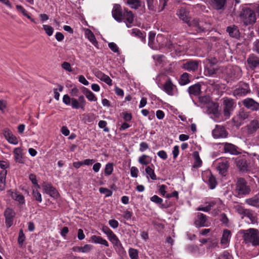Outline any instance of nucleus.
Listing matches in <instances>:
<instances>
[{
    "mask_svg": "<svg viewBox=\"0 0 259 259\" xmlns=\"http://www.w3.org/2000/svg\"><path fill=\"white\" fill-rule=\"evenodd\" d=\"M84 94L86 97V98L90 101H96L97 98L95 96V95L89 90L87 89H85L84 91Z\"/></svg>",
    "mask_w": 259,
    "mask_h": 259,
    "instance_id": "nucleus-39",
    "label": "nucleus"
},
{
    "mask_svg": "<svg viewBox=\"0 0 259 259\" xmlns=\"http://www.w3.org/2000/svg\"><path fill=\"white\" fill-rule=\"evenodd\" d=\"M92 249V246L89 244H85L83 246L80 247L79 250L82 252H88Z\"/></svg>",
    "mask_w": 259,
    "mask_h": 259,
    "instance_id": "nucleus-58",
    "label": "nucleus"
},
{
    "mask_svg": "<svg viewBox=\"0 0 259 259\" xmlns=\"http://www.w3.org/2000/svg\"><path fill=\"white\" fill-rule=\"evenodd\" d=\"M243 105L247 109L252 111L259 110V103L252 98H247L242 101Z\"/></svg>",
    "mask_w": 259,
    "mask_h": 259,
    "instance_id": "nucleus-9",
    "label": "nucleus"
},
{
    "mask_svg": "<svg viewBox=\"0 0 259 259\" xmlns=\"http://www.w3.org/2000/svg\"><path fill=\"white\" fill-rule=\"evenodd\" d=\"M4 215L6 219V225L8 228H10L13 224L15 213L12 209L7 208L4 212Z\"/></svg>",
    "mask_w": 259,
    "mask_h": 259,
    "instance_id": "nucleus-12",
    "label": "nucleus"
},
{
    "mask_svg": "<svg viewBox=\"0 0 259 259\" xmlns=\"http://www.w3.org/2000/svg\"><path fill=\"white\" fill-rule=\"evenodd\" d=\"M235 162L239 171L244 172L249 170V163L245 156L237 157L235 160Z\"/></svg>",
    "mask_w": 259,
    "mask_h": 259,
    "instance_id": "nucleus-6",
    "label": "nucleus"
},
{
    "mask_svg": "<svg viewBox=\"0 0 259 259\" xmlns=\"http://www.w3.org/2000/svg\"><path fill=\"white\" fill-rule=\"evenodd\" d=\"M220 220L223 224H225L226 226L228 225L229 220L227 215L225 213H223L221 214Z\"/></svg>",
    "mask_w": 259,
    "mask_h": 259,
    "instance_id": "nucleus-62",
    "label": "nucleus"
},
{
    "mask_svg": "<svg viewBox=\"0 0 259 259\" xmlns=\"http://www.w3.org/2000/svg\"><path fill=\"white\" fill-rule=\"evenodd\" d=\"M29 180L31 181L32 183L36 186L38 188H40L39 185L37 184V181L36 180V177L34 174H31L29 176Z\"/></svg>",
    "mask_w": 259,
    "mask_h": 259,
    "instance_id": "nucleus-55",
    "label": "nucleus"
},
{
    "mask_svg": "<svg viewBox=\"0 0 259 259\" xmlns=\"http://www.w3.org/2000/svg\"><path fill=\"white\" fill-rule=\"evenodd\" d=\"M193 157L195 158V162L193 165V167H199L202 164V161L199 157V153L197 151H195L193 153Z\"/></svg>",
    "mask_w": 259,
    "mask_h": 259,
    "instance_id": "nucleus-40",
    "label": "nucleus"
},
{
    "mask_svg": "<svg viewBox=\"0 0 259 259\" xmlns=\"http://www.w3.org/2000/svg\"><path fill=\"white\" fill-rule=\"evenodd\" d=\"M148 8L152 11H156V6L158 7L159 12L162 11L166 6L167 0H159V4H158L157 0H146Z\"/></svg>",
    "mask_w": 259,
    "mask_h": 259,
    "instance_id": "nucleus-7",
    "label": "nucleus"
},
{
    "mask_svg": "<svg viewBox=\"0 0 259 259\" xmlns=\"http://www.w3.org/2000/svg\"><path fill=\"white\" fill-rule=\"evenodd\" d=\"M148 158H149L148 155H143L139 157V162L142 164L147 165L149 163V161L146 160Z\"/></svg>",
    "mask_w": 259,
    "mask_h": 259,
    "instance_id": "nucleus-54",
    "label": "nucleus"
},
{
    "mask_svg": "<svg viewBox=\"0 0 259 259\" xmlns=\"http://www.w3.org/2000/svg\"><path fill=\"white\" fill-rule=\"evenodd\" d=\"M250 90L248 84L244 83L233 92V95L236 96H245L250 93Z\"/></svg>",
    "mask_w": 259,
    "mask_h": 259,
    "instance_id": "nucleus-14",
    "label": "nucleus"
},
{
    "mask_svg": "<svg viewBox=\"0 0 259 259\" xmlns=\"http://www.w3.org/2000/svg\"><path fill=\"white\" fill-rule=\"evenodd\" d=\"M177 14L179 18L187 24L190 21L188 16V12L185 9H180Z\"/></svg>",
    "mask_w": 259,
    "mask_h": 259,
    "instance_id": "nucleus-30",
    "label": "nucleus"
},
{
    "mask_svg": "<svg viewBox=\"0 0 259 259\" xmlns=\"http://www.w3.org/2000/svg\"><path fill=\"white\" fill-rule=\"evenodd\" d=\"M174 87L175 85L172 84L171 80L169 79L164 84L163 90L168 95L172 96Z\"/></svg>",
    "mask_w": 259,
    "mask_h": 259,
    "instance_id": "nucleus-27",
    "label": "nucleus"
},
{
    "mask_svg": "<svg viewBox=\"0 0 259 259\" xmlns=\"http://www.w3.org/2000/svg\"><path fill=\"white\" fill-rule=\"evenodd\" d=\"M245 202L248 205L254 206L255 207H259V199L257 196H254L252 198L247 199Z\"/></svg>",
    "mask_w": 259,
    "mask_h": 259,
    "instance_id": "nucleus-37",
    "label": "nucleus"
},
{
    "mask_svg": "<svg viewBox=\"0 0 259 259\" xmlns=\"http://www.w3.org/2000/svg\"><path fill=\"white\" fill-rule=\"evenodd\" d=\"M199 63V61L189 60L184 63L182 68L188 71L195 72L198 70Z\"/></svg>",
    "mask_w": 259,
    "mask_h": 259,
    "instance_id": "nucleus-10",
    "label": "nucleus"
},
{
    "mask_svg": "<svg viewBox=\"0 0 259 259\" xmlns=\"http://www.w3.org/2000/svg\"><path fill=\"white\" fill-rule=\"evenodd\" d=\"M125 12L123 14V20L125 19L127 23L126 26L128 28L131 27V24L134 22V15L131 11L124 9Z\"/></svg>",
    "mask_w": 259,
    "mask_h": 259,
    "instance_id": "nucleus-22",
    "label": "nucleus"
},
{
    "mask_svg": "<svg viewBox=\"0 0 259 259\" xmlns=\"http://www.w3.org/2000/svg\"><path fill=\"white\" fill-rule=\"evenodd\" d=\"M199 102L203 104H209L212 101H211V98L209 96L206 95L199 98Z\"/></svg>",
    "mask_w": 259,
    "mask_h": 259,
    "instance_id": "nucleus-46",
    "label": "nucleus"
},
{
    "mask_svg": "<svg viewBox=\"0 0 259 259\" xmlns=\"http://www.w3.org/2000/svg\"><path fill=\"white\" fill-rule=\"evenodd\" d=\"M138 169L137 167L133 166L131 168V175L132 177L137 178L138 177Z\"/></svg>",
    "mask_w": 259,
    "mask_h": 259,
    "instance_id": "nucleus-63",
    "label": "nucleus"
},
{
    "mask_svg": "<svg viewBox=\"0 0 259 259\" xmlns=\"http://www.w3.org/2000/svg\"><path fill=\"white\" fill-rule=\"evenodd\" d=\"M63 102L66 105L71 104L72 108L75 109H81L84 110V107L86 104V101L83 96H80L78 99L72 98H71L68 95H64L63 97Z\"/></svg>",
    "mask_w": 259,
    "mask_h": 259,
    "instance_id": "nucleus-2",
    "label": "nucleus"
},
{
    "mask_svg": "<svg viewBox=\"0 0 259 259\" xmlns=\"http://www.w3.org/2000/svg\"><path fill=\"white\" fill-rule=\"evenodd\" d=\"M243 234V239L246 244H251L252 246L259 245V231L254 228H250L248 230L240 231Z\"/></svg>",
    "mask_w": 259,
    "mask_h": 259,
    "instance_id": "nucleus-1",
    "label": "nucleus"
},
{
    "mask_svg": "<svg viewBox=\"0 0 259 259\" xmlns=\"http://www.w3.org/2000/svg\"><path fill=\"white\" fill-rule=\"evenodd\" d=\"M33 197L35 198V199L36 201L40 202H41L42 199H41V194L39 192H38L37 190H36V191L33 190Z\"/></svg>",
    "mask_w": 259,
    "mask_h": 259,
    "instance_id": "nucleus-59",
    "label": "nucleus"
},
{
    "mask_svg": "<svg viewBox=\"0 0 259 259\" xmlns=\"http://www.w3.org/2000/svg\"><path fill=\"white\" fill-rule=\"evenodd\" d=\"M107 122L104 120H100L99 122L98 125L101 128H104V131L108 132L109 131V128L106 127Z\"/></svg>",
    "mask_w": 259,
    "mask_h": 259,
    "instance_id": "nucleus-56",
    "label": "nucleus"
},
{
    "mask_svg": "<svg viewBox=\"0 0 259 259\" xmlns=\"http://www.w3.org/2000/svg\"><path fill=\"white\" fill-rule=\"evenodd\" d=\"M8 141L11 144L16 145L18 144V141L17 138L13 135H11L10 137L7 139Z\"/></svg>",
    "mask_w": 259,
    "mask_h": 259,
    "instance_id": "nucleus-61",
    "label": "nucleus"
},
{
    "mask_svg": "<svg viewBox=\"0 0 259 259\" xmlns=\"http://www.w3.org/2000/svg\"><path fill=\"white\" fill-rule=\"evenodd\" d=\"M42 187L45 192L52 197H56L58 194L57 190L51 184L44 183Z\"/></svg>",
    "mask_w": 259,
    "mask_h": 259,
    "instance_id": "nucleus-19",
    "label": "nucleus"
},
{
    "mask_svg": "<svg viewBox=\"0 0 259 259\" xmlns=\"http://www.w3.org/2000/svg\"><path fill=\"white\" fill-rule=\"evenodd\" d=\"M25 240V236L22 229L20 230L19 232V236L18 238V242L20 246H22L24 241Z\"/></svg>",
    "mask_w": 259,
    "mask_h": 259,
    "instance_id": "nucleus-44",
    "label": "nucleus"
},
{
    "mask_svg": "<svg viewBox=\"0 0 259 259\" xmlns=\"http://www.w3.org/2000/svg\"><path fill=\"white\" fill-rule=\"evenodd\" d=\"M224 145V151L225 153H229L231 155H237L239 153L238 151V147L229 143H224L222 144Z\"/></svg>",
    "mask_w": 259,
    "mask_h": 259,
    "instance_id": "nucleus-16",
    "label": "nucleus"
},
{
    "mask_svg": "<svg viewBox=\"0 0 259 259\" xmlns=\"http://www.w3.org/2000/svg\"><path fill=\"white\" fill-rule=\"evenodd\" d=\"M189 77V74L188 73L185 72L183 73L179 80V83L181 85H185L189 83L190 82Z\"/></svg>",
    "mask_w": 259,
    "mask_h": 259,
    "instance_id": "nucleus-33",
    "label": "nucleus"
},
{
    "mask_svg": "<svg viewBox=\"0 0 259 259\" xmlns=\"http://www.w3.org/2000/svg\"><path fill=\"white\" fill-rule=\"evenodd\" d=\"M250 188L246 181L243 178H239L236 183L235 193L239 197L249 194Z\"/></svg>",
    "mask_w": 259,
    "mask_h": 259,
    "instance_id": "nucleus-3",
    "label": "nucleus"
},
{
    "mask_svg": "<svg viewBox=\"0 0 259 259\" xmlns=\"http://www.w3.org/2000/svg\"><path fill=\"white\" fill-rule=\"evenodd\" d=\"M207 221V217L203 213H201L199 216L198 220L195 222L196 226L198 227L206 226V222Z\"/></svg>",
    "mask_w": 259,
    "mask_h": 259,
    "instance_id": "nucleus-28",
    "label": "nucleus"
},
{
    "mask_svg": "<svg viewBox=\"0 0 259 259\" xmlns=\"http://www.w3.org/2000/svg\"><path fill=\"white\" fill-rule=\"evenodd\" d=\"M145 171L146 174L149 176L152 180H156V176L154 173V171L150 166H147L145 169Z\"/></svg>",
    "mask_w": 259,
    "mask_h": 259,
    "instance_id": "nucleus-47",
    "label": "nucleus"
},
{
    "mask_svg": "<svg viewBox=\"0 0 259 259\" xmlns=\"http://www.w3.org/2000/svg\"><path fill=\"white\" fill-rule=\"evenodd\" d=\"M155 36V33L153 32H150L149 34V46L151 47H153V45L154 44V40Z\"/></svg>",
    "mask_w": 259,
    "mask_h": 259,
    "instance_id": "nucleus-53",
    "label": "nucleus"
},
{
    "mask_svg": "<svg viewBox=\"0 0 259 259\" xmlns=\"http://www.w3.org/2000/svg\"><path fill=\"white\" fill-rule=\"evenodd\" d=\"M99 192L101 193L105 194L106 197H109L111 196L112 194V191L110 190L109 189L104 188V187H101L99 188Z\"/></svg>",
    "mask_w": 259,
    "mask_h": 259,
    "instance_id": "nucleus-50",
    "label": "nucleus"
},
{
    "mask_svg": "<svg viewBox=\"0 0 259 259\" xmlns=\"http://www.w3.org/2000/svg\"><path fill=\"white\" fill-rule=\"evenodd\" d=\"M95 115L93 113H90L86 115L84 117V120L85 122L91 123L94 121L95 119Z\"/></svg>",
    "mask_w": 259,
    "mask_h": 259,
    "instance_id": "nucleus-49",
    "label": "nucleus"
},
{
    "mask_svg": "<svg viewBox=\"0 0 259 259\" xmlns=\"http://www.w3.org/2000/svg\"><path fill=\"white\" fill-rule=\"evenodd\" d=\"M62 67L69 72L72 71L71 67L70 64L67 62H64L62 64Z\"/></svg>",
    "mask_w": 259,
    "mask_h": 259,
    "instance_id": "nucleus-60",
    "label": "nucleus"
},
{
    "mask_svg": "<svg viewBox=\"0 0 259 259\" xmlns=\"http://www.w3.org/2000/svg\"><path fill=\"white\" fill-rule=\"evenodd\" d=\"M227 31L229 33L230 36L234 38H238L240 36V32L238 27L235 25L229 26L227 28Z\"/></svg>",
    "mask_w": 259,
    "mask_h": 259,
    "instance_id": "nucleus-24",
    "label": "nucleus"
},
{
    "mask_svg": "<svg viewBox=\"0 0 259 259\" xmlns=\"http://www.w3.org/2000/svg\"><path fill=\"white\" fill-rule=\"evenodd\" d=\"M102 231L105 233L109 240L115 246H120L121 242L116 235L107 226H104L102 228Z\"/></svg>",
    "mask_w": 259,
    "mask_h": 259,
    "instance_id": "nucleus-8",
    "label": "nucleus"
},
{
    "mask_svg": "<svg viewBox=\"0 0 259 259\" xmlns=\"http://www.w3.org/2000/svg\"><path fill=\"white\" fill-rule=\"evenodd\" d=\"M248 67L251 70H254L259 67V57L255 54H250L247 59Z\"/></svg>",
    "mask_w": 259,
    "mask_h": 259,
    "instance_id": "nucleus-11",
    "label": "nucleus"
},
{
    "mask_svg": "<svg viewBox=\"0 0 259 259\" xmlns=\"http://www.w3.org/2000/svg\"><path fill=\"white\" fill-rule=\"evenodd\" d=\"M85 34L88 38L90 40V41L94 46H96L98 44V42L95 38V36L91 30L87 29L85 31Z\"/></svg>",
    "mask_w": 259,
    "mask_h": 259,
    "instance_id": "nucleus-34",
    "label": "nucleus"
},
{
    "mask_svg": "<svg viewBox=\"0 0 259 259\" xmlns=\"http://www.w3.org/2000/svg\"><path fill=\"white\" fill-rule=\"evenodd\" d=\"M7 171L3 170L0 173V190L2 191L5 189L6 184V178Z\"/></svg>",
    "mask_w": 259,
    "mask_h": 259,
    "instance_id": "nucleus-35",
    "label": "nucleus"
},
{
    "mask_svg": "<svg viewBox=\"0 0 259 259\" xmlns=\"http://www.w3.org/2000/svg\"><path fill=\"white\" fill-rule=\"evenodd\" d=\"M13 152L15 161L20 163H24V161L23 157L22 149L20 148H16L14 149Z\"/></svg>",
    "mask_w": 259,
    "mask_h": 259,
    "instance_id": "nucleus-23",
    "label": "nucleus"
},
{
    "mask_svg": "<svg viewBox=\"0 0 259 259\" xmlns=\"http://www.w3.org/2000/svg\"><path fill=\"white\" fill-rule=\"evenodd\" d=\"M231 234L230 231L225 229L224 230L221 242L222 244H226L229 240V237Z\"/></svg>",
    "mask_w": 259,
    "mask_h": 259,
    "instance_id": "nucleus-41",
    "label": "nucleus"
},
{
    "mask_svg": "<svg viewBox=\"0 0 259 259\" xmlns=\"http://www.w3.org/2000/svg\"><path fill=\"white\" fill-rule=\"evenodd\" d=\"M128 253L131 259H139L137 249L131 248L129 249Z\"/></svg>",
    "mask_w": 259,
    "mask_h": 259,
    "instance_id": "nucleus-43",
    "label": "nucleus"
},
{
    "mask_svg": "<svg viewBox=\"0 0 259 259\" xmlns=\"http://www.w3.org/2000/svg\"><path fill=\"white\" fill-rule=\"evenodd\" d=\"M109 48L114 53H119V49L116 44L114 42H110L108 44Z\"/></svg>",
    "mask_w": 259,
    "mask_h": 259,
    "instance_id": "nucleus-57",
    "label": "nucleus"
},
{
    "mask_svg": "<svg viewBox=\"0 0 259 259\" xmlns=\"http://www.w3.org/2000/svg\"><path fill=\"white\" fill-rule=\"evenodd\" d=\"M96 75L101 80L106 83L107 84L109 85H112V80L108 75L103 73L101 71L97 72L96 73Z\"/></svg>",
    "mask_w": 259,
    "mask_h": 259,
    "instance_id": "nucleus-29",
    "label": "nucleus"
},
{
    "mask_svg": "<svg viewBox=\"0 0 259 259\" xmlns=\"http://www.w3.org/2000/svg\"><path fill=\"white\" fill-rule=\"evenodd\" d=\"M43 28H44V29L46 33L49 36H51L53 34V32H54V29L52 26L48 25H44Z\"/></svg>",
    "mask_w": 259,
    "mask_h": 259,
    "instance_id": "nucleus-52",
    "label": "nucleus"
},
{
    "mask_svg": "<svg viewBox=\"0 0 259 259\" xmlns=\"http://www.w3.org/2000/svg\"><path fill=\"white\" fill-rule=\"evenodd\" d=\"M246 128L247 134H253L259 128V122L257 120H252L246 125Z\"/></svg>",
    "mask_w": 259,
    "mask_h": 259,
    "instance_id": "nucleus-17",
    "label": "nucleus"
},
{
    "mask_svg": "<svg viewBox=\"0 0 259 259\" xmlns=\"http://www.w3.org/2000/svg\"><path fill=\"white\" fill-rule=\"evenodd\" d=\"M217 184V182L215 178L212 176L211 175L208 179V185L209 187L211 189H214Z\"/></svg>",
    "mask_w": 259,
    "mask_h": 259,
    "instance_id": "nucleus-48",
    "label": "nucleus"
},
{
    "mask_svg": "<svg viewBox=\"0 0 259 259\" xmlns=\"http://www.w3.org/2000/svg\"><path fill=\"white\" fill-rule=\"evenodd\" d=\"M91 240L93 242L95 243H98L100 244H102L105 245L106 247L109 246V244L108 242L102 238L101 237L96 235H93L91 237Z\"/></svg>",
    "mask_w": 259,
    "mask_h": 259,
    "instance_id": "nucleus-31",
    "label": "nucleus"
},
{
    "mask_svg": "<svg viewBox=\"0 0 259 259\" xmlns=\"http://www.w3.org/2000/svg\"><path fill=\"white\" fill-rule=\"evenodd\" d=\"M109 224L112 228L115 229L118 227L119 223L118 221L115 220H110L109 221Z\"/></svg>",
    "mask_w": 259,
    "mask_h": 259,
    "instance_id": "nucleus-64",
    "label": "nucleus"
},
{
    "mask_svg": "<svg viewBox=\"0 0 259 259\" xmlns=\"http://www.w3.org/2000/svg\"><path fill=\"white\" fill-rule=\"evenodd\" d=\"M223 106L224 116L229 117L236 106V103L233 99L225 97L223 98Z\"/></svg>",
    "mask_w": 259,
    "mask_h": 259,
    "instance_id": "nucleus-5",
    "label": "nucleus"
},
{
    "mask_svg": "<svg viewBox=\"0 0 259 259\" xmlns=\"http://www.w3.org/2000/svg\"><path fill=\"white\" fill-rule=\"evenodd\" d=\"M212 135L215 138H224L227 137L228 133L224 126L217 125L212 131Z\"/></svg>",
    "mask_w": 259,
    "mask_h": 259,
    "instance_id": "nucleus-15",
    "label": "nucleus"
},
{
    "mask_svg": "<svg viewBox=\"0 0 259 259\" xmlns=\"http://www.w3.org/2000/svg\"><path fill=\"white\" fill-rule=\"evenodd\" d=\"M112 16L117 22H120L123 20V13L121 7L119 5H114L112 11Z\"/></svg>",
    "mask_w": 259,
    "mask_h": 259,
    "instance_id": "nucleus-13",
    "label": "nucleus"
},
{
    "mask_svg": "<svg viewBox=\"0 0 259 259\" xmlns=\"http://www.w3.org/2000/svg\"><path fill=\"white\" fill-rule=\"evenodd\" d=\"M150 200L156 204H160V207L162 208H166L168 207V205L165 204H162V199L158 197L157 195H154L150 198Z\"/></svg>",
    "mask_w": 259,
    "mask_h": 259,
    "instance_id": "nucleus-36",
    "label": "nucleus"
},
{
    "mask_svg": "<svg viewBox=\"0 0 259 259\" xmlns=\"http://www.w3.org/2000/svg\"><path fill=\"white\" fill-rule=\"evenodd\" d=\"M113 170V164L112 163H108L105 168V175L106 176L110 175Z\"/></svg>",
    "mask_w": 259,
    "mask_h": 259,
    "instance_id": "nucleus-45",
    "label": "nucleus"
},
{
    "mask_svg": "<svg viewBox=\"0 0 259 259\" xmlns=\"http://www.w3.org/2000/svg\"><path fill=\"white\" fill-rule=\"evenodd\" d=\"M8 193L13 199L19 202L20 203H24V197L22 195L16 192H13L11 190L9 191Z\"/></svg>",
    "mask_w": 259,
    "mask_h": 259,
    "instance_id": "nucleus-32",
    "label": "nucleus"
},
{
    "mask_svg": "<svg viewBox=\"0 0 259 259\" xmlns=\"http://www.w3.org/2000/svg\"><path fill=\"white\" fill-rule=\"evenodd\" d=\"M239 16L244 25L252 24L256 21V16L254 12L249 8H244L242 9Z\"/></svg>",
    "mask_w": 259,
    "mask_h": 259,
    "instance_id": "nucleus-4",
    "label": "nucleus"
},
{
    "mask_svg": "<svg viewBox=\"0 0 259 259\" xmlns=\"http://www.w3.org/2000/svg\"><path fill=\"white\" fill-rule=\"evenodd\" d=\"M187 24L190 27H196L197 32H201L205 31V29L200 25L199 21L197 19H194L192 21H189Z\"/></svg>",
    "mask_w": 259,
    "mask_h": 259,
    "instance_id": "nucleus-26",
    "label": "nucleus"
},
{
    "mask_svg": "<svg viewBox=\"0 0 259 259\" xmlns=\"http://www.w3.org/2000/svg\"><path fill=\"white\" fill-rule=\"evenodd\" d=\"M238 117L241 120H245L248 118L249 116V113L245 111L243 109H241L238 112Z\"/></svg>",
    "mask_w": 259,
    "mask_h": 259,
    "instance_id": "nucleus-42",
    "label": "nucleus"
},
{
    "mask_svg": "<svg viewBox=\"0 0 259 259\" xmlns=\"http://www.w3.org/2000/svg\"><path fill=\"white\" fill-rule=\"evenodd\" d=\"M229 167V164L228 161L227 160H225L218 163L217 169L220 174L225 176Z\"/></svg>",
    "mask_w": 259,
    "mask_h": 259,
    "instance_id": "nucleus-21",
    "label": "nucleus"
},
{
    "mask_svg": "<svg viewBox=\"0 0 259 259\" xmlns=\"http://www.w3.org/2000/svg\"><path fill=\"white\" fill-rule=\"evenodd\" d=\"M207 107L209 112L213 114L214 116H217L220 114L219 105L218 103L211 102L207 105Z\"/></svg>",
    "mask_w": 259,
    "mask_h": 259,
    "instance_id": "nucleus-25",
    "label": "nucleus"
},
{
    "mask_svg": "<svg viewBox=\"0 0 259 259\" xmlns=\"http://www.w3.org/2000/svg\"><path fill=\"white\" fill-rule=\"evenodd\" d=\"M227 0H210L211 6L217 10L224 9Z\"/></svg>",
    "mask_w": 259,
    "mask_h": 259,
    "instance_id": "nucleus-20",
    "label": "nucleus"
},
{
    "mask_svg": "<svg viewBox=\"0 0 259 259\" xmlns=\"http://www.w3.org/2000/svg\"><path fill=\"white\" fill-rule=\"evenodd\" d=\"M126 4L132 9H137L141 6V2L140 0H127Z\"/></svg>",
    "mask_w": 259,
    "mask_h": 259,
    "instance_id": "nucleus-38",
    "label": "nucleus"
},
{
    "mask_svg": "<svg viewBox=\"0 0 259 259\" xmlns=\"http://www.w3.org/2000/svg\"><path fill=\"white\" fill-rule=\"evenodd\" d=\"M132 33L135 34V35L141 38L143 41L145 40V35H144V34L143 32H142L140 30L134 29H133Z\"/></svg>",
    "mask_w": 259,
    "mask_h": 259,
    "instance_id": "nucleus-51",
    "label": "nucleus"
},
{
    "mask_svg": "<svg viewBox=\"0 0 259 259\" xmlns=\"http://www.w3.org/2000/svg\"><path fill=\"white\" fill-rule=\"evenodd\" d=\"M201 84L199 83H197L190 86L188 89V92L191 96H198L201 92Z\"/></svg>",
    "mask_w": 259,
    "mask_h": 259,
    "instance_id": "nucleus-18",
    "label": "nucleus"
}]
</instances>
